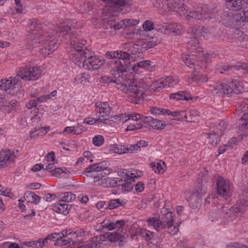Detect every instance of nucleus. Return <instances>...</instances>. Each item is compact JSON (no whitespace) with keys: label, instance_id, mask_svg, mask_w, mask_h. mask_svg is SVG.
<instances>
[{"label":"nucleus","instance_id":"nucleus-1","mask_svg":"<svg viewBox=\"0 0 248 248\" xmlns=\"http://www.w3.org/2000/svg\"><path fill=\"white\" fill-rule=\"evenodd\" d=\"M109 170L100 162L93 164L86 168L83 174L89 177L95 186H102L104 187H114L117 185V181H122V178L114 180L108 177Z\"/></svg>","mask_w":248,"mask_h":248},{"label":"nucleus","instance_id":"nucleus-2","mask_svg":"<svg viewBox=\"0 0 248 248\" xmlns=\"http://www.w3.org/2000/svg\"><path fill=\"white\" fill-rule=\"evenodd\" d=\"M125 78L116 82L117 88L124 93L130 94L128 96V100L135 104H140L143 102L145 93L139 89V87L133 81H125Z\"/></svg>","mask_w":248,"mask_h":248},{"label":"nucleus","instance_id":"nucleus-3","mask_svg":"<svg viewBox=\"0 0 248 248\" xmlns=\"http://www.w3.org/2000/svg\"><path fill=\"white\" fill-rule=\"evenodd\" d=\"M72 30V25L68 22L66 25L60 26L57 31H53L51 33H47L45 36L39 35L37 39H33L32 46L38 43L42 46H55L61 45L62 39L56 40V36H59L62 34V35L67 34L69 31Z\"/></svg>","mask_w":248,"mask_h":248},{"label":"nucleus","instance_id":"nucleus-4","mask_svg":"<svg viewBox=\"0 0 248 248\" xmlns=\"http://www.w3.org/2000/svg\"><path fill=\"white\" fill-rule=\"evenodd\" d=\"M154 2L155 6L157 8L163 9L164 11H169L170 10L174 11L180 14L182 17L185 18L187 20L190 19V17L187 18L186 15L188 12L186 9V6L184 4L183 0H155Z\"/></svg>","mask_w":248,"mask_h":248},{"label":"nucleus","instance_id":"nucleus-5","mask_svg":"<svg viewBox=\"0 0 248 248\" xmlns=\"http://www.w3.org/2000/svg\"><path fill=\"white\" fill-rule=\"evenodd\" d=\"M133 56L127 53V56L119 58L118 60H113L108 62V63L115 72V78L120 80V78H126L125 73L129 71L131 66L130 60L133 59Z\"/></svg>","mask_w":248,"mask_h":248},{"label":"nucleus","instance_id":"nucleus-6","mask_svg":"<svg viewBox=\"0 0 248 248\" xmlns=\"http://www.w3.org/2000/svg\"><path fill=\"white\" fill-rule=\"evenodd\" d=\"M102 226L107 228L108 230H112L117 229V232H108L106 233L107 239L110 242H116L120 241V242H124L125 240V236L123 234L124 232L123 226L125 224L124 220H117L115 223H105L104 221L102 223Z\"/></svg>","mask_w":248,"mask_h":248},{"label":"nucleus","instance_id":"nucleus-7","mask_svg":"<svg viewBox=\"0 0 248 248\" xmlns=\"http://www.w3.org/2000/svg\"><path fill=\"white\" fill-rule=\"evenodd\" d=\"M147 222L149 225L154 226L157 231H159L165 228L166 226L173 223L172 213L165 209L162 214L161 219L152 217L148 220Z\"/></svg>","mask_w":248,"mask_h":248},{"label":"nucleus","instance_id":"nucleus-8","mask_svg":"<svg viewBox=\"0 0 248 248\" xmlns=\"http://www.w3.org/2000/svg\"><path fill=\"white\" fill-rule=\"evenodd\" d=\"M217 14V11L215 9L204 7H197L194 11H189L188 14L186 15V17L188 18H194L197 20H201L202 18L210 20L215 17Z\"/></svg>","mask_w":248,"mask_h":248},{"label":"nucleus","instance_id":"nucleus-9","mask_svg":"<svg viewBox=\"0 0 248 248\" xmlns=\"http://www.w3.org/2000/svg\"><path fill=\"white\" fill-rule=\"evenodd\" d=\"M44 68L35 66L21 69L17 74V77L24 80H35L41 76Z\"/></svg>","mask_w":248,"mask_h":248},{"label":"nucleus","instance_id":"nucleus-10","mask_svg":"<svg viewBox=\"0 0 248 248\" xmlns=\"http://www.w3.org/2000/svg\"><path fill=\"white\" fill-rule=\"evenodd\" d=\"M93 52H90L87 47H85V49H82L80 47H73L72 49V55L76 57H79L81 59L80 60L83 61L84 63L88 62L90 65H92L93 66H94V68L97 69L99 66H101L103 62H105V60H101L98 61L100 64H93L94 62L90 61L91 60H93Z\"/></svg>","mask_w":248,"mask_h":248},{"label":"nucleus","instance_id":"nucleus-11","mask_svg":"<svg viewBox=\"0 0 248 248\" xmlns=\"http://www.w3.org/2000/svg\"><path fill=\"white\" fill-rule=\"evenodd\" d=\"M237 111L243 113L239 120V129L244 132L243 129L248 130V97L241 102L237 108Z\"/></svg>","mask_w":248,"mask_h":248},{"label":"nucleus","instance_id":"nucleus-12","mask_svg":"<svg viewBox=\"0 0 248 248\" xmlns=\"http://www.w3.org/2000/svg\"><path fill=\"white\" fill-rule=\"evenodd\" d=\"M114 16H115L114 11H113V14H112L111 9H108V12H106L104 15L105 21L107 20V22L108 24L110 25L111 27H113L115 30L126 28V20H125V19L121 20L117 23H116L115 19H113Z\"/></svg>","mask_w":248,"mask_h":248},{"label":"nucleus","instance_id":"nucleus-13","mask_svg":"<svg viewBox=\"0 0 248 248\" xmlns=\"http://www.w3.org/2000/svg\"><path fill=\"white\" fill-rule=\"evenodd\" d=\"M217 191L218 195L222 196L225 199H227L231 195L229 183L221 176H217Z\"/></svg>","mask_w":248,"mask_h":248},{"label":"nucleus","instance_id":"nucleus-14","mask_svg":"<svg viewBox=\"0 0 248 248\" xmlns=\"http://www.w3.org/2000/svg\"><path fill=\"white\" fill-rule=\"evenodd\" d=\"M32 125L34 126V130L30 132V136L31 139L35 138L38 137L40 134L42 135L44 133L46 130V127H43L40 124H38V123L40 121V117L38 115H35L31 118Z\"/></svg>","mask_w":248,"mask_h":248},{"label":"nucleus","instance_id":"nucleus-15","mask_svg":"<svg viewBox=\"0 0 248 248\" xmlns=\"http://www.w3.org/2000/svg\"><path fill=\"white\" fill-rule=\"evenodd\" d=\"M96 106V112L99 114V116L104 117L109 116L111 111V108L109 106L108 102H99L97 103Z\"/></svg>","mask_w":248,"mask_h":248},{"label":"nucleus","instance_id":"nucleus-16","mask_svg":"<svg viewBox=\"0 0 248 248\" xmlns=\"http://www.w3.org/2000/svg\"><path fill=\"white\" fill-rule=\"evenodd\" d=\"M19 77H10L8 78H4L0 81V89L3 91H7L12 88L18 82Z\"/></svg>","mask_w":248,"mask_h":248},{"label":"nucleus","instance_id":"nucleus-17","mask_svg":"<svg viewBox=\"0 0 248 248\" xmlns=\"http://www.w3.org/2000/svg\"><path fill=\"white\" fill-rule=\"evenodd\" d=\"M15 155L13 151L2 150L0 152V166L3 167L7 163L13 162Z\"/></svg>","mask_w":248,"mask_h":248},{"label":"nucleus","instance_id":"nucleus-18","mask_svg":"<svg viewBox=\"0 0 248 248\" xmlns=\"http://www.w3.org/2000/svg\"><path fill=\"white\" fill-rule=\"evenodd\" d=\"M214 92L216 94L220 93L223 95H229L233 93L231 82L229 84H217L215 87Z\"/></svg>","mask_w":248,"mask_h":248},{"label":"nucleus","instance_id":"nucleus-19","mask_svg":"<svg viewBox=\"0 0 248 248\" xmlns=\"http://www.w3.org/2000/svg\"><path fill=\"white\" fill-rule=\"evenodd\" d=\"M187 93L184 92L180 91L176 93H171L170 95V99H175L176 101L185 100L186 101H189L195 99L196 100L197 99V97H192L191 96H188L187 95Z\"/></svg>","mask_w":248,"mask_h":248},{"label":"nucleus","instance_id":"nucleus-20","mask_svg":"<svg viewBox=\"0 0 248 248\" xmlns=\"http://www.w3.org/2000/svg\"><path fill=\"white\" fill-rule=\"evenodd\" d=\"M105 2H107L108 4H112L117 5L119 7H128L133 4V0H102Z\"/></svg>","mask_w":248,"mask_h":248},{"label":"nucleus","instance_id":"nucleus-21","mask_svg":"<svg viewBox=\"0 0 248 248\" xmlns=\"http://www.w3.org/2000/svg\"><path fill=\"white\" fill-rule=\"evenodd\" d=\"M17 106H18V102L16 100H12L10 102H5L3 104H1V109L5 113H9L15 109Z\"/></svg>","mask_w":248,"mask_h":248},{"label":"nucleus","instance_id":"nucleus-22","mask_svg":"<svg viewBox=\"0 0 248 248\" xmlns=\"http://www.w3.org/2000/svg\"><path fill=\"white\" fill-rule=\"evenodd\" d=\"M233 93L239 94L242 93L245 89V84L243 81L232 79L231 82Z\"/></svg>","mask_w":248,"mask_h":248},{"label":"nucleus","instance_id":"nucleus-23","mask_svg":"<svg viewBox=\"0 0 248 248\" xmlns=\"http://www.w3.org/2000/svg\"><path fill=\"white\" fill-rule=\"evenodd\" d=\"M237 206L232 207L231 209L233 211L232 213V217L235 216V214H238L243 211L244 207L248 205V200L244 199H241L239 202H237Z\"/></svg>","mask_w":248,"mask_h":248},{"label":"nucleus","instance_id":"nucleus-24","mask_svg":"<svg viewBox=\"0 0 248 248\" xmlns=\"http://www.w3.org/2000/svg\"><path fill=\"white\" fill-rule=\"evenodd\" d=\"M127 53L126 52H123L122 51H108L106 53V57L108 60L114 59L115 58H122L127 56Z\"/></svg>","mask_w":248,"mask_h":248},{"label":"nucleus","instance_id":"nucleus-25","mask_svg":"<svg viewBox=\"0 0 248 248\" xmlns=\"http://www.w3.org/2000/svg\"><path fill=\"white\" fill-rule=\"evenodd\" d=\"M189 79L197 83H203L208 80V78L206 76L199 75L198 72L195 71L193 74L189 78Z\"/></svg>","mask_w":248,"mask_h":248},{"label":"nucleus","instance_id":"nucleus-26","mask_svg":"<svg viewBox=\"0 0 248 248\" xmlns=\"http://www.w3.org/2000/svg\"><path fill=\"white\" fill-rule=\"evenodd\" d=\"M196 192L193 193V196L201 198L207 192V186L204 184L199 183V186L195 189Z\"/></svg>","mask_w":248,"mask_h":248},{"label":"nucleus","instance_id":"nucleus-27","mask_svg":"<svg viewBox=\"0 0 248 248\" xmlns=\"http://www.w3.org/2000/svg\"><path fill=\"white\" fill-rule=\"evenodd\" d=\"M137 234H140L146 240H150L154 236V232L141 229H137L136 231Z\"/></svg>","mask_w":248,"mask_h":248},{"label":"nucleus","instance_id":"nucleus-28","mask_svg":"<svg viewBox=\"0 0 248 248\" xmlns=\"http://www.w3.org/2000/svg\"><path fill=\"white\" fill-rule=\"evenodd\" d=\"M76 237H73L71 236H64V237L57 238V241L58 244L61 246H65L69 245L72 242V244H74V239Z\"/></svg>","mask_w":248,"mask_h":248},{"label":"nucleus","instance_id":"nucleus-29","mask_svg":"<svg viewBox=\"0 0 248 248\" xmlns=\"http://www.w3.org/2000/svg\"><path fill=\"white\" fill-rule=\"evenodd\" d=\"M150 165L155 173H163L165 171L163 167V166H165V163L164 162L162 164L160 162H151Z\"/></svg>","mask_w":248,"mask_h":248},{"label":"nucleus","instance_id":"nucleus-30","mask_svg":"<svg viewBox=\"0 0 248 248\" xmlns=\"http://www.w3.org/2000/svg\"><path fill=\"white\" fill-rule=\"evenodd\" d=\"M151 64V62L148 60H144L140 61L137 63L136 64L132 65L131 69H132L133 72H138L139 68H148L149 66H150Z\"/></svg>","mask_w":248,"mask_h":248},{"label":"nucleus","instance_id":"nucleus-31","mask_svg":"<svg viewBox=\"0 0 248 248\" xmlns=\"http://www.w3.org/2000/svg\"><path fill=\"white\" fill-rule=\"evenodd\" d=\"M206 29L204 27H202L201 28L197 29V27L193 25H190L188 29V31L193 33L194 35L201 36L204 35V32Z\"/></svg>","mask_w":248,"mask_h":248},{"label":"nucleus","instance_id":"nucleus-32","mask_svg":"<svg viewBox=\"0 0 248 248\" xmlns=\"http://www.w3.org/2000/svg\"><path fill=\"white\" fill-rule=\"evenodd\" d=\"M41 28L40 25H38L36 21H33L30 25V38H31L33 36L37 35L39 33L38 30Z\"/></svg>","mask_w":248,"mask_h":248},{"label":"nucleus","instance_id":"nucleus-33","mask_svg":"<svg viewBox=\"0 0 248 248\" xmlns=\"http://www.w3.org/2000/svg\"><path fill=\"white\" fill-rule=\"evenodd\" d=\"M206 56H205V59L199 60L196 62L195 70H204L207 67L208 60L206 59Z\"/></svg>","mask_w":248,"mask_h":248},{"label":"nucleus","instance_id":"nucleus-34","mask_svg":"<svg viewBox=\"0 0 248 248\" xmlns=\"http://www.w3.org/2000/svg\"><path fill=\"white\" fill-rule=\"evenodd\" d=\"M171 25V24L165 23L163 24L159 25L157 30L160 31L164 34H170L171 33L172 27Z\"/></svg>","mask_w":248,"mask_h":248},{"label":"nucleus","instance_id":"nucleus-35","mask_svg":"<svg viewBox=\"0 0 248 248\" xmlns=\"http://www.w3.org/2000/svg\"><path fill=\"white\" fill-rule=\"evenodd\" d=\"M225 1L229 6L233 7L236 10H240L242 8L241 0H225Z\"/></svg>","mask_w":248,"mask_h":248},{"label":"nucleus","instance_id":"nucleus-36","mask_svg":"<svg viewBox=\"0 0 248 248\" xmlns=\"http://www.w3.org/2000/svg\"><path fill=\"white\" fill-rule=\"evenodd\" d=\"M236 16L237 20L242 22H248V10L238 11Z\"/></svg>","mask_w":248,"mask_h":248},{"label":"nucleus","instance_id":"nucleus-37","mask_svg":"<svg viewBox=\"0 0 248 248\" xmlns=\"http://www.w3.org/2000/svg\"><path fill=\"white\" fill-rule=\"evenodd\" d=\"M111 120H113L112 123H124L128 120L130 119V117L127 116L125 114H120L119 115H114L111 117Z\"/></svg>","mask_w":248,"mask_h":248},{"label":"nucleus","instance_id":"nucleus-38","mask_svg":"<svg viewBox=\"0 0 248 248\" xmlns=\"http://www.w3.org/2000/svg\"><path fill=\"white\" fill-rule=\"evenodd\" d=\"M208 138L209 140V142L210 143L213 145L215 146L217 144V142L218 141V135L217 133L214 130L213 133H209L207 134Z\"/></svg>","mask_w":248,"mask_h":248},{"label":"nucleus","instance_id":"nucleus-39","mask_svg":"<svg viewBox=\"0 0 248 248\" xmlns=\"http://www.w3.org/2000/svg\"><path fill=\"white\" fill-rule=\"evenodd\" d=\"M183 61L187 66L191 68H192V66L195 67L196 62L193 59L191 58L189 54H185L184 55Z\"/></svg>","mask_w":248,"mask_h":248},{"label":"nucleus","instance_id":"nucleus-40","mask_svg":"<svg viewBox=\"0 0 248 248\" xmlns=\"http://www.w3.org/2000/svg\"><path fill=\"white\" fill-rule=\"evenodd\" d=\"M247 134L246 131H244V132H241L240 135H239L237 138H232L229 142V146H230L231 147H233L234 145H237L238 141H240L242 140L243 137H247Z\"/></svg>","mask_w":248,"mask_h":248},{"label":"nucleus","instance_id":"nucleus-41","mask_svg":"<svg viewBox=\"0 0 248 248\" xmlns=\"http://www.w3.org/2000/svg\"><path fill=\"white\" fill-rule=\"evenodd\" d=\"M150 125L154 129H163L166 125L165 122L161 120L154 119Z\"/></svg>","mask_w":248,"mask_h":248},{"label":"nucleus","instance_id":"nucleus-42","mask_svg":"<svg viewBox=\"0 0 248 248\" xmlns=\"http://www.w3.org/2000/svg\"><path fill=\"white\" fill-rule=\"evenodd\" d=\"M150 112L153 114L160 115L163 114L165 115L166 114H169L170 110L166 109L160 108L157 107H152L150 110Z\"/></svg>","mask_w":248,"mask_h":248},{"label":"nucleus","instance_id":"nucleus-43","mask_svg":"<svg viewBox=\"0 0 248 248\" xmlns=\"http://www.w3.org/2000/svg\"><path fill=\"white\" fill-rule=\"evenodd\" d=\"M119 80L115 78V76L114 77H111L110 76H103L100 78L99 82L101 83H106L109 84L110 83H115L119 81Z\"/></svg>","mask_w":248,"mask_h":248},{"label":"nucleus","instance_id":"nucleus-44","mask_svg":"<svg viewBox=\"0 0 248 248\" xmlns=\"http://www.w3.org/2000/svg\"><path fill=\"white\" fill-rule=\"evenodd\" d=\"M124 183L122 185V190L123 192L130 191L133 187V182L130 180L125 181V178H124Z\"/></svg>","mask_w":248,"mask_h":248},{"label":"nucleus","instance_id":"nucleus-45","mask_svg":"<svg viewBox=\"0 0 248 248\" xmlns=\"http://www.w3.org/2000/svg\"><path fill=\"white\" fill-rule=\"evenodd\" d=\"M68 205L66 203H59L58 204V207H56V211L63 215H66L68 213Z\"/></svg>","mask_w":248,"mask_h":248},{"label":"nucleus","instance_id":"nucleus-46","mask_svg":"<svg viewBox=\"0 0 248 248\" xmlns=\"http://www.w3.org/2000/svg\"><path fill=\"white\" fill-rule=\"evenodd\" d=\"M124 145H121L118 144H113L110 146V150L113 153H115L118 154H124Z\"/></svg>","mask_w":248,"mask_h":248},{"label":"nucleus","instance_id":"nucleus-47","mask_svg":"<svg viewBox=\"0 0 248 248\" xmlns=\"http://www.w3.org/2000/svg\"><path fill=\"white\" fill-rule=\"evenodd\" d=\"M171 32L175 35H181L183 32V29L181 25L178 24H171Z\"/></svg>","mask_w":248,"mask_h":248},{"label":"nucleus","instance_id":"nucleus-48","mask_svg":"<svg viewBox=\"0 0 248 248\" xmlns=\"http://www.w3.org/2000/svg\"><path fill=\"white\" fill-rule=\"evenodd\" d=\"M76 199V195L71 192H67L64 193L63 196L62 198V202H70Z\"/></svg>","mask_w":248,"mask_h":248},{"label":"nucleus","instance_id":"nucleus-49","mask_svg":"<svg viewBox=\"0 0 248 248\" xmlns=\"http://www.w3.org/2000/svg\"><path fill=\"white\" fill-rule=\"evenodd\" d=\"M104 142V138L101 135H97L93 138V143L95 146H100Z\"/></svg>","mask_w":248,"mask_h":248},{"label":"nucleus","instance_id":"nucleus-50","mask_svg":"<svg viewBox=\"0 0 248 248\" xmlns=\"http://www.w3.org/2000/svg\"><path fill=\"white\" fill-rule=\"evenodd\" d=\"M154 24L152 21L146 20L143 23L142 28L145 31H150L154 29Z\"/></svg>","mask_w":248,"mask_h":248},{"label":"nucleus","instance_id":"nucleus-51","mask_svg":"<svg viewBox=\"0 0 248 248\" xmlns=\"http://www.w3.org/2000/svg\"><path fill=\"white\" fill-rule=\"evenodd\" d=\"M217 70L221 74H222L223 71L226 72H227L228 74L230 72H232L234 70V65L233 66H230V65H224L222 66V67H218L217 68Z\"/></svg>","mask_w":248,"mask_h":248},{"label":"nucleus","instance_id":"nucleus-52","mask_svg":"<svg viewBox=\"0 0 248 248\" xmlns=\"http://www.w3.org/2000/svg\"><path fill=\"white\" fill-rule=\"evenodd\" d=\"M161 38L159 36H154L151 37L149 41L150 46H155L159 45L161 42Z\"/></svg>","mask_w":248,"mask_h":248},{"label":"nucleus","instance_id":"nucleus-53","mask_svg":"<svg viewBox=\"0 0 248 248\" xmlns=\"http://www.w3.org/2000/svg\"><path fill=\"white\" fill-rule=\"evenodd\" d=\"M121 205V204L119 199H114L110 201L108 204L107 205V206H108V208L109 209H113Z\"/></svg>","mask_w":248,"mask_h":248},{"label":"nucleus","instance_id":"nucleus-54","mask_svg":"<svg viewBox=\"0 0 248 248\" xmlns=\"http://www.w3.org/2000/svg\"><path fill=\"white\" fill-rule=\"evenodd\" d=\"M55 51L54 47H41L39 50L40 53L43 56L48 55Z\"/></svg>","mask_w":248,"mask_h":248},{"label":"nucleus","instance_id":"nucleus-55","mask_svg":"<svg viewBox=\"0 0 248 248\" xmlns=\"http://www.w3.org/2000/svg\"><path fill=\"white\" fill-rule=\"evenodd\" d=\"M167 228L168 233L171 235L175 234L179 231V228L173 224L167 226Z\"/></svg>","mask_w":248,"mask_h":248},{"label":"nucleus","instance_id":"nucleus-56","mask_svg":"<svg viewBox=\"0 0 248 248\" xmlns=\"http://www.w3.org/2000/svg\"><path fill=\"white\" fill-rule=\"evenodd\" d=\"M227 124L224 122L222 124H219L217 126V130L215 131L218 135H222L227 128Z\"/></svg>","mask_w":248,"mask_h":248},{"label":"nucleus","instance_id":"nucleus-57","mask_svg":"<svg viewBox=\"0 0 248 248\" xmlns=\"http://www.w3.org/2000/svg\"><path fill=\"white\" fill-rule=\"evenodd\" d=\"M168 77V81H169V86H173L177 84L179 79L177 76H170Z\"/></svg>","mask_w":248,"mask_h":248},{"label":"nucleus","instance_id":"nucleus-58","mask_svg":"<svg viewBox=\"0 0 248 248\" xmlns=\"http://www.w3.org/2000/svg\"><path fill=\"white\" fill-rule=\"evenodd\" d=\"M64 236H71L73 237H77L76 232H70L68 230L62 231L61 233H60V237H64Z\"/></svg>","mask_w":248,"mask_h":248},{"label":"nucleus","instance_id":"nucleus-59","mask_svg":"<svg viewBox=\"0 0 248 248\" xmlns=\"http://www.w3.org/2000/svg\"><path fill=\"white\" fill-rule=\"evenodd\" d=\"M126 21V26L127 27H131L137 25L139 22V20L134 19H125Z\"/></svg>","mask_w":248,"mask_h":248},{"label":"nucleus","instance_id":"nucleus-60","mask_svg":"<svg viewBox=\"0 0 248 248\" xmlns=\"http://www.w3.org/2000/svg\"><path fill=\"white\" fill-rule=\"evenodd\" d=\"M167 115H171L172 117H177L181 116V117L184 116V118L187 120L188 119L187 114L185 113L184 111H174L171 112L170 111L169 114H167Z\"/></svg>","mask_w":248,"mask_h":248},{"label":"nucleus","instance_id":"nucleus-61","mask_svg":"<svg viewBox=\"0 0 248 248\" xmlns=\"http://www.w3.org/2000/svg\"><path fill=\"white\" fill-rule=\"evenodd\" d=\"M221 210L226 217H232V213L233 211L231 209V208H228V207L223 206L221 207Z\"/></svg>","mask_w":248,"mask_h":248},{"label":"nucleus","instance_id":"nucleus-62","mask_svg":"<svg viewBox=\"0 0 248 248\" xmlns=\"http://www.w3.org/2000/svg\"><path fill=\"white\" fill-rule=\"evenodd\" d=\"M106 233L105 234H101L98 236L94 237L93 238V240L92 241V243H98V241H105L108 240L107 239ZM98 247L99 248V246L98 245Z\"/></svg>","mask_w":248,"mask_h":248},{"label":"nucleus","instance_id":"nucleus-63","mask_svg":"<svg viewBox=\"0 0 248 248\" xmlns=\"http://www.w3.org/2000/svg\"><path fill=\"white\" fill-rule=\"evenodd\" d=\"M240 69L248 72V64L246 63L238 62L236 65H234V70H239Z\"/></svg>","mask_w":248,"mask_h":248},{"label":"nucleus","instance_id":"nucleus-64","mask_svg":"<svg viewBox=\"0 0 248 248\" xmlns=\"http://www.w3.org/2000/svg\"><path fill=\"white\" fill-rule=\"evenodd\" d=\"M190 39V40L188 42V44L191 46H196L197 45L200 44L198 36L192 37Z\"/></svg>","mask_w":248,"mask_h":248}]
</instances>
